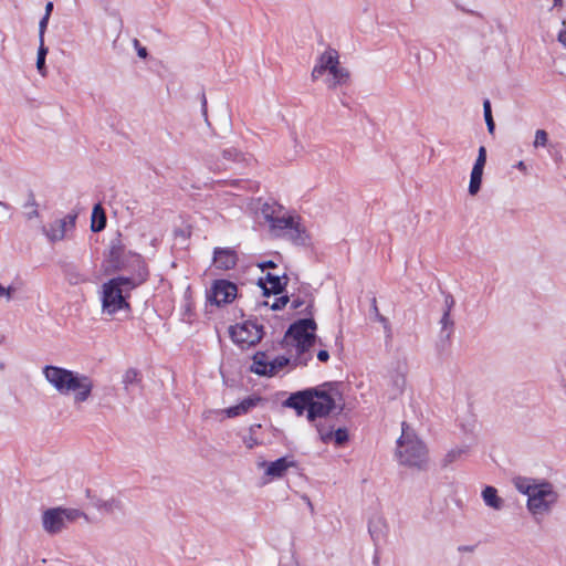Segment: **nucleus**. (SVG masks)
<instances>
[{
	"label": "nucleus",
	"instance_id": "obj_5",
	"mask_svg": "<svg viewBox=\"0 0 566 566\" xmlns=\"http://www.w3.org/2000/svg\"><path fill=\"white\" fill-rule=\"evenodd\" d=\"M328 74L326 85L328 88H336L348 83L349 71L340 65L339 54L333 48H327L316 61L312 71V78L317 80L324 74Z\"/></svg>",
	"mask_w": 566,
	"mask_h": 566
},
{
	"label": "nucleus",
	"instance_id": "obj_18",
	"mask_svg": "<svg viewBox=\"0 0 566 566\" xmlns=\"http://www.w3.org/2000/svg\"><path fill=\"white\" fill-rule=\"evenodd\" d=\"M287 240L296 245H304L308 240L305 227L301 222L298 216L293 220V224L286 230L284 235Z\"/></svg>",
	"mask_w": 566,
	"mask_h": 566
},
{
	"label": "nucleus",
	"instance_id": "obj_24",
	"mask_svg": "<svg viewBox=\"0 0 566 566\" xmlns=\"http://www.w3.org/2000/svg\"><path fill=\"white\" fill-rule=\"evenodd\" d=\"M388 386L390 387V397H398L402 394L406 386L405 375L399 371L391 373L389 376Z\"/></svg>",
	"mask_w": 566,
	"mask_h": 566
},
{
	"label": "nucleus",
	"instance_id": "obj_21",
	"mask_svg": "<svg viewBox=\"0 0 566 566\" xmlns=\"http://www.w3.org/2000/svg\"><path fill=\"white\" fill-rule=\"evenodd\" d=\"M287 276L284 274L283 276L280 275H273L271 273H268L266 275V282L270 286L263 285L261 282V286L264 290V294H280L283 292L284 286L287 284Z\"/></svg>",
	"mask_w": 566,
	"mask_h": 566
},
{
	"label": "nucleus",
	"instance_id": "obj_7",
	"mask_svg": "<svg viewBox=\"0 0 566 566\" xmlns=\"http://www.w3.org/2000/svg\"><path fill=\"white\" fill-rule=\"evenodd\" d=\"M80 517L87 520V515L81 510L52 507L43 512L42 526L48 534L55 535L65 528L66 522H74Z\"/></svg>",
	"mask_w": 566,
	"mask_h": 566
},
{
	"label": "nucleus",
	"instance_id": "obj_54",
	"mask_svg": "<svg viewBox=\"0 0 566 566\" xmlns=\"http://www.w3.org/2000/svg\"><path fill=\"white\" fill-rule=\"evenodd\" d=\"M518 170L523 171L524 174L527 171L526 165L524 161H518L515 166Z\"/></svg>",
	"mask_w": 566,
	"mask_h": 566
},
{
	"label": "nucleus",
	"instance_id": "obj_34",
	"mask_svg": "<svg viewBox=\"0 0 566 566\" xmlns=\"http://www.w3.org/2000/svg\"><path fill=\"white\" fill-rule=\"evenodd\" d=\"M290 359L284 356H279L270 360V369H273V376L289 364Z\"/></svg>",
	"mask_w": 566,
	"mask_h": 566
},
{
	"label": "nucleus",
	"instance_id": "obj_30",
	"mask_svg": "<svg viewBox=\"0 0 566 566\" xmlns=\"http://www.w3.org/2000/svg\"><path fill=\"white\" fill-rule=\"evenodd\" d=\"M65 276L70 284L76 285L87 281V277L75 266H67Z\"/></svg>",
	"mask_w": 566,
	"mask_h": 566
},
{
	"label": "nucleus",
	"instance_id": "obj_22",
	"mask_svg": "<svg viewBox=\"0 0 566 566\" xmlns=\"http://www.w3.org/2000/svg\"><path fill=\"white\" fill-rule=\"evenodd\" d=\"M295 217L296 216L283 212L275 220H273V223L270 226L271 232L275 237H283L286 230L293 224Z\"/></svg>",
	"mask_w": 566,
	"mask_h": 566
},
{
	"label": "nucleus",
	"instance_id": "obj_43",
	"mask_svg": "<svg viewBox=\"0 0 566 566\" xmlns=\"http://www.w3.org/2000/svg\"><path fill=\"white\" fill-rule=\"evenodd\" d=\"M485 163H486V149L484 146H481L479 148L478 158H476L474 165L484 167Z\"/></svg>",
	"mask_w": 566,
	"mask_h": 566
},
{
	"label": "nucleus",
	"instance_id": "obj_46",
	"mask_svg": "<svg viewBox=\"0 0 566 566\" xmlns=\"http://www.w3.org/2000/svg\"><path fill=\"white\" fill-rule=\"evenodd\" d=\"M371 312L375 316V319L377 322L380 323V319H388L387 317H385L382 314H380L379 310H378V306H377V301L376 298H373L371 301Z\"/></svg>",
	"mask_w": 566,
	"mask_h": 566
},
{
	"label": "nucleus",
	"instance_id": "obj_23",
	"mask_svg": "<svg viewBox=\"0 0 566 566\" xmlns=\"http://www.w3.org/2000/svg\"><path fill=\"white\" fill-rule=\"evenodd\" d=\"M482 499L486 506L500 511L504 506V500L497 495L494 486H485L482 491Z\"/></svg>",
	"mask_w": 566,
	"mask_h": 566
},
{
	"label": "nucleus",
	"instance_id": "obj_44",
	"mask_svg": "<svg viewBox=\"0 0 566 566\" xmlns=\"http://www.w3.org/2000/svg\"><path fill=\"white\" fill-rule=\"evenodd\" d=\"M243 442L248 449H253L260 444L259 440L254 437V433H250L248 437H245Z\"/></svg>",
	"mask_w": 566,
	"mask_h": 566
},
{
	"label": "nucleus",
	"instance_id": "obj_4",
	"mask_svg": "<svg viewBox=\"0 0 566 566\" xmlns=\"http://www.w3.org/2000/svg\"><path fill=\"white\" fill-rule=\"evenodd\" d=\"M140 279L138 282L130 277L118 276L114 277L102 285V312L106 315H115L119 311H130V305L126 301L129 292L144 282Z\"/></svg>",
	"mask_w": 566,
	"mask_h": 566
},
{
	"label": "nucleus",
	"instance_id": "obj_19",
	"mask_svg": "<svg viewBox=\"0 0 566 566\" xmlns=\"http://www.w3.org/2000/svg\"><path fill=\"white\" fill-rule=\"evenodd\" d=\"M250 370L260 376H273V369H270V359L263 352H258L252 359Z\"/></svg>",
	"mask_w": 566,
	"mask_h": 566
},
{
	"label": "nucleus",
	"instance_id": "obj_60",
	"mask_svg": "<svg viewBox=\"0 0 566 566\" xmlns=\"http://www.w3.org/2000/svg\"><path fill=\"white\" fill-rule=\"evenodd\" d=\"M562 3H563V0H554V6L555 7L562 6Z\"/></svg>",
	"mask_w": 566,
	"mask_h": 566
},
{
	"label": "nucleus",
	"instance_id": "obj_47",
	"mask_svg": "<svg viewBox=\"0 0 566 566\" xmlns=\"http://www.w3.org/2000/svg\"><path fill=\"white\" fill-rule=\"evenodd\" d=\"M454 303H455V301H454L453 296L451 294H447L444 296V310H443V312L451 313V310L454 306Z\"/></svg>",
	"mask_w": 566,
	"mask_h": 566
},
{
	"label": "nucleus",
	"instance_id": "obj_17",
	"mask_svg": "<svg viewBox=\"0 0 566 566\" xmlns=\"http://www.w3.org/2000/svg\"><path fill=\"white\" fill-rule=\"evenodd\" d=\"M261 402H263V399L260 396L253 395L244 398L240 403L235 406L226 408L223 412L228 418H235L242 415H247Z\"/></svg>",
	"mask_w": 566,
	"mask_h": 566
},
{
	"label": "nucleus",
	"instance_id": "obj_38",
	"mask_svg": "<svg viewBox=\"0 0 566 566\" xmlns=\"http://www.w3.org/2000/svg\"><path fill=\"white\" fill-rule=\"evenodd\" d=\"M482 178L470 176L469 193L475 196L481 189Z\"/></svg>",
	"mask_w": 566,
	"mask_h": 566
},
{
	"label": "nucleus",
	"instance_id": "obj_6",
	"mask_svg": "<svg viewBox=\"0 0 566 566\" xmlns=\"http://www.w3.org/2000/svg\"><path fill=\"white\" fill-rule=\"evenodd\" d=\"M397 457L402 465L423 470L428 463V450L423 442L402 423V433L397 441Z\"/></svg>",
	"mask_w": 566,
	"mask_h": 566
},
{
	"label": "nucleus",
	"instance_id": "obj_3",
	"mask_svg": "<svg viewBox=\"0 0 566 566\" xmlns=\"http://www.w3.org/2000/svg\"><path fill=\"white\" fill-rule=\"evenodd\" d=\"M316 328L317 325L312 318L300 319L289 327L284 343L286 347L295 350V365L305 366L312 359L310 349L316 343Z\"/></svg>",
	"mask_w": 566,
	"mask_h": 566
},
{
	"label": "nucleus",
	"instance_id": "obj_9",
	"mask_svg": "<svg viewBox=\"0 0 566 566\" xmlns=\"http://www.w3.org/2000/svg\"><path fill=\"white\" fill-rule=\"evenodd\" d=\"M229 332L231 339L242 348L255 345L263 336V327L252 321L231 326Z\"/></svg>",
	"mask_w": 566,
	"mask_h": 566
},
{
	"label": "nucleus",
	"instance_id": "obj_58",
	"mask_svg": "<svg viewBox=\"0 0 566 566\" xmlns=\"http://www.w3.org/2000/svg\"><path fill=\"white\" fill-rule=\"evenodd\" d=\"M459 551L460 552H472L473 547H471V546H461V547H459Z\"/></svg>",
	"mask_w": 566,
	"mask_h": 566
},
{
	"label": "nucleus",
	"instance_id": "obj_36",
	"mask_svg": "<svg viewBox=\"0 0 566 566\" xmlns=\"http://www.w3.org/2000/svg\"><path fill=\"white\" fill-rule=\"evenodd\" d=\"M380 324L384 327L385 344H386V346H390L392 343V337H394L390 322H389V319H380Z\"/></svg>",
	"mask_w": 566,
	"mask_h": 566
},
{
	"label": "nucleus",
	"instance_id": "obj_2",
	"mask_svg": "<svg viewBox=\"0 0 566 566\" xmlns=\"http://www.w3.org/2000/svg\"><path fill=\"white\" fill-rule=\"evenodd\" d=\"M513 483L518 492L527 495V509L533 515L547 514L558 500L549 482L518 476Z\"/></svg>",
	"mask_w": 566,
	"mask_h": 566
},
{
	"label": "nucleus",
	"instance_id": "obj_11",
	"mask_svg": "<svg viewBox=\"0 0 566 566\" xmlns=\"http://www.w3.org/2000/svg\"><path fill=\"white\" fill-rule=\"evenodd\" d=\"M86 497H88L92 501L93 506L103 514L112 516L126 515V505L122 496L102 499L92 495L91 490H86Z\"/></svg>",
	"mask_w": 566,
	"mask_h": 566
},
{
	"label": "nucleus",
	"instance_id": "obj_10",
	"mask_svg": "<svg viewBox=\"0 0 566 566\" xmlns=\"http://www.w3.org/2000/svg\"><path fill=\"white\" fill-rule=\"evenodd\" d=\"M238 287L227 280H217L207 293V298L218 306L228 304L237 297Z\"/></svg>",
	"mask_w": 566,
	"mask_h": 566
},
{
	"label": "nucleus",
	"instance_id": "obj_64",
	"mask_svg": "<svg viewBox=\"0 0 566 566\" xmlns=\"http://www.w3.org/2000/svg\"><path fill=\"white\" fill-rule=\"evenodd\" d=\"M181 233H182V230L175 231V234L181 235Z\"/></svg>",
	"mask_w": 566,
	"mask_h": 566
},
{
	"label": "nucleus",
	"instance_id": "obj_40",
	"mask_svg": "<svg viewBox=\"0 0 566 566\" xmlns=\"http://www.w3.org/2000/svg\"><path fill=\"white\" fill-rule=\"evenodd\" d=\"M14 292L15 289L12 285L6 287L0 284V297L6 298V301L10 302L13 298Z\"/></svg>",
	"mask_w": 566,
	"mask_h": 566
},
{
	"label": "nucleus",
	"instance_id": "obj_49",
	"mask_svg": "<svg viewBox=\"0 0 566 566\" xmlns=\"http://www.w3.org/2000/svg\"><path fill=\"white\" fill-rule=\"evenodd\" d=\"M301 499L304 501L305 505H307L311 514L315 513L314 504L312 503L311 499L306 494H302Z\"/></svg>",
	"mask_w": 566,
	"mask_h": 566
},
{
	"label": "nucleus",
	"instance_id": "obj_14",
	"mask_svg": "<svg viewBox=\"0 0 566 566\" xmlns=\"http://www.w3.org/2000/svg\"><path fill=\"white\" fill-rule=\"evenodd\" d=\"M294 465V461H291L285 457L269 463L265 461L260 463V467L265 468L264 475L268 478L265 482L283 478L287 470Z\"/></svg>",
	"mask_w": 566,
	"mask_h": 566
},
{
	"label": "nucleus",
	"instance_id": "obj_1",
	"mask_svg": "<svg viewBox=\"0 0 566 566\" xmlns=\"http://www.w3.org/2000/svg\"><path fill=\"white\" fill-rule=\"evenodd\" d=\"M284 406L293 408L297 416H302L307 411V420L317 422L329 416L336 409L335 399L326 391L316 389H306L292 394L285 401Z\"/></svg>",
	"mask_w": 566,
	"mask_h": 566
},
{
	"label": "nucleus",
	"instance_id": "obj_39",
	"mask_svg": "<svg viewBox=\"0 0 566 566\" xmlns=\"http://www.w3.org/2000/svg\"><path fill=\"white\" fill-rule=\"evenodd\" d=\"M25 208L27 209H30L25 216L29 220L33 219V218H36L39 217V211H38V208H36V203L34 201V199L30 200L29 202L25 203Z\"/></svg>",
	"mask_w": 566,
	"mask_h": 566
},
{
	"label": "nucleus",
	"instance_id": "obj_48",
	"mask_svg": "<svg viewBox=\"0 0 566 566\" xmlns=\"http://www.w3.org/2000/svg\"><path fill=\"white\" fill-rule=\"evenodd\" d=\"M134 45L137 49L138 56L145 59L147 56V49L145 46H140L137 39L134 40Z\"/></svg>",
	"mask_w": 566,
	"mask_h": 566
},
{
	"label": "nucleus",
	"instance_id": "obj_27",
	"mask_svg": "<svg viewBox=\"0 0 566 566\" xmlns=\"http://www.w3.org/2000/svg\"><path fill=\"white\" fill-rule=\"evenodd\" d=\"M283 212H285L284 208L277 203H264L262 207V214L270 226L273 223V220H275Z\"/></svg>",
	"mask_w": 566,
	"mask_h": 566
},
{
	"label": "nucleus",
	"instance_id": "obj_25",
	"mask_svg": "<svg viewBox=\"0 0 566 566\" xmlns=\"http://www.w3.org/2000/svg\"><path fill=\"white\" fill-rule=\"evenodd\" d=\"M106 227V214L99 203L95 205L92 211V224L91 229L93 232H99Z\"/></svg>",
	"mask_w": 566,
	"mask_h": 566
},
{
	"label": "nucleus",
	"instance_id": "obj_61",
	"mask_svg": "<svg viewBox=\"0 0 566 566\" xmlns=\"http://www.w3.org/2000/svg\"><path fill=\"white\" fill-rule=\"evenodd\" d=\"M0 206L6 208V209L10 208V206L8 203L3 202V201H0Z\"/></svg>",
	"mask_w": 566,
	"mask_h": 566
},
{
	"label": "nucleus",
	"instance_id": "obj_51",
	"mask_svg": "<svg viewBox=\"0 0 566 566\" xmlns=\"http://www.w3.org/2000/svg\"><path fill=\"white\" fill-rule=\"evenodd\" d=\"M317 358L319 361L322 363H326L329 358V354L327 350L325 349H321L318 353H317Z\"/></svg>",
	"mask_w": 566,
	"mask_h": 566
},
{
	"label": "nucleus",
	"instance_id": "obj_20",
	"mask_svg": "<svg viewBox=\"0 0 566 566\" xmlns=\"http://www.w3.org/2000/svg\"><path fill=\"white\" fill-rule=\"evenodd\" d=\"M125 245L120 239V234L114 238L109 243V262L115 268H120L124 263Z\"/></svg>",
	"mask_w": 566,
	"mask_h": 566
},
{
	"label": "nucleus",
	"instance_id": "obj_55",
	"mask_svg": "<svg viewBox=\"0 0 566 566\" xmlns=\"http://www.w3.org/2000/svg\"><path fill=\"white\" fill-rule=\"evenodd\" d=\"M52 10H53V3L52 2H48L46 6H45V13H44V15H48L50 18Z\"/></svg>",
	"mask_w": 566,
	"mask_h": 566
},
{
	"label": "nucleus",
	"instance_id": "obj_28",
	"mask_svg": "<svg viewBox=\"0 0 566 566\" xmlns=\"http://www.w3.org/2000/svg\"><path fill=\"white\" fill-rule=\"evenodd\" d=\"M385 522L381 517H377L369 523V534L374 542H378L384 537Z\"/></svg>",
	"mask_w": 566,
	"mask_h": 566
},
{
	"label": "nucleus",
	"instance_id": "obj_35",
	"mask_svg": "<svg viewBox=\"0 0 566 566\" xmlns=\"http://www.w3.org/2000/svg\"><path fill=\"white\" fill-rule=\"evenodd\" d=\"M548 142V135L544 129H537L535 133L534 147H545Z\"/></svg>",
	"mask_w": 566,
	"mask_h": 566
},
{
	"label": "nucleus",
	"instance_id": "obj_52",
	"mask_svg": "<svg viewBox=\"0 0 566 566\" xmlns=\"http://www.w3.org/2000/svg\"><path fill=\"white\" fill-rule=\"evenodd\" d=\"M303 305H304V301L300 296L292 300V308L297 310Z\"/></svg>",
	"mask_w": 566,
	"mask_h": 566
},
{
	"label": "nucleus",
	"instance_id": "obj_26",
	"mask_svg": "<svg viewBox=\"0 0 566 566\" xmlns=\"http://www.w3.org/2000/svg\"><path fill=\"white\" fill-rule=\"evenodd\" d=\"M469 453V447L468 446H461L455 447L447 452L442 460L443 467H449L457 461L462 460L464 457H467Z\"/></svg>",
	"mask_w": 566,
	"mask_h": 566
},
{
	"label": "nucleus",
	"instance_id": "obj_31",
	"mask_svg": "<svg viewBox=\"0 0 566 566\" xmlns=\"http://www.w3.org/2000/svg\"><path fill=\"white\" fill-rule=\"evenodd\" d=\"M48 48L44 45V41H39L38 56H36V69L41 75H45V57L48 54Z\"/></svg>",
	"mask_w": 566,
	"mask_h": 566
},
{
	"label": "nucleus",
	"instance_id": "obj_53",
	"mask_svg": "<svg viewBox=\"0 0 566 566\" xmlns=\"http://www.w3.org/2000/svg\"><path fill=\"white\" fill-rule=\"evenodd\" d=\"M557 40L566 48V30L559 31Z\"/></svg>",
	"mask_w": 566,
	"mask_h": 566
},
{
	"label": "nucleus",
	"instance_id": "obj_32",
	"mask_svg": "<svg viewBox=\"0 0 566 566\" xmlns=\"http://www.w3.org/2000/svg\"><path fill=\"white\" fill-rule=\"evenodd\" d=\"M313 423L316 427L319 438L324 443H327L333 439V428L332 427H325L321 423V421L313 422Z\"/></svg>",
	"mask_w": 566,
	"mask_h": 566
},
{
	"label": "nucleus",
	"instance_id": "obj_59",
	"mask_svg": "<svg viewBox=\"0 0 566 566\" xmlns=\"http://www.w3.org/2000/svg\"><path fill=\"white\" fill-rule=\"evenodd\" d=\"M261 424H252L250 427V433H255V430L260 429Z\"/></svg>",
	"mask_w": 566,
	"mask_h": 566
},
{
	"label": "nucleus",
	"instance_id": "obj_63",
	"mask_svg": "<svg viewBox=\"0 0 566 566\" xmlns=\"http://www.w3.org/2000/svg\"><path fill=\"white\" fill-rule=\"evenodd\" d=\"M181 233H182V230L175 231V234L181 235Z\"/></svg>",
	"mask_w": 566,
	"mask_h": 566
},
{
	"label": "nucleus",
	"instance_id": "obj_62",
	"mask_svg": "<svg viewBox=\"0 0 566 566\" xmlns=\"http://www.w3.org/2000/svg\"><path fill=\"white\" fill-rule=\"evenodd\" d=\"M0 206L6 208V209L10 208V206L8 203L3 202V201H0Z\"/></svg>",
	"mask_w": 566,
	"mask_h": 566
},
{
	"label": "nucleus",
	"instance_id": "obj_8",
	"mask_svg": "<svg viewBox=\"0 0 566 566\" xmlns=\"http://www.w3.org/2000/svg\"><path fill=\"white\" fill-rule=\"evenodd\" d=\"M94 384L91 377L71 370L60 395H73L75 405L85 402L92 395Z\"/></svg>",
	"mask_w": 566,
	"mask_h": 566
},
{
	"label": "nucleus",
	"instance_id": "obj_57",
	"mask_svg": "<svg viewBox=\"0 0 566 566\" xmlns=\"http://www.w3.org/2000/svg\"><path fill=\"white\" fill-rule=\"evenodd\" d=\"M202 112L203 114H207V99L205 94H202Z\"/></svg>",
	"mask_w": 566,
	"mask_h": 566
},
{
	"label": "nucleus",
	"instance_id": "obj_12",
	"mask_svg": "<svg viewBox=\"0 0 566 566\" xmlns=\"http://www.w3.org/2000/svg\"><path fill=\"white\" fill-rule=\"evenodd\" d=\"M76 214H67L62 219L52 222L48 228L43 227V233L51 242L61 241L65 238L66 232L75 226Z\"/></svg>",
	"mask_w": 566,
	"mask_h": 566
},
{
	"label": "nucleus",
	"instance_id": "obj_37",
	"mask_svg": "<svg viewBox=\"0 0 566 566\" xmlns=\"http://www.w3.org/2000/svg\"><path fill=\"white\" fill-rule=\"evenodd\" d=\"M333 439L337 446L344 444L348 440L347 430L339 428L336 431H333Z\"/></svg>",
	"mask_w": 566,
	"mask_h": 566
},
{
	"label": "nucleus",
	"instance_id": "obj_56",
	"mask_svg": "<svg viewBox=\"0 0 566 566\" xmlns=\"http://www.w3.org/2000/svg\"><path fill=\"white\" fill-rule=\"evenodd\" d=\"M274 266H275V264H274L273 261H268V262H264V263L260 264V268L262 270H264L265 268H274Z\"/></svg>",
	"mask_w": 566,
	"mask_h": 566
},
{
	"label": "nucleus",
	"instance_id": "obj_33",
	"mask_svg": "<svg viewBox=\"0 0 566 566\" xmlns=\"http://www.w3.org/2000/svg\"><path fill=\"white\" fill-rule=\"evenodd\" d=\"M483 112H484V118H485V123L488 126V130H489V133L493 134L495 124H494V120L492 117L491 103L489 99H485L483 102Z\"/></svg>",
	"mask_w": 566,
	"mask_h": 566
},
{
	"label": "nucleus",
	"instance_id": "obj_15",
	"mask_svg": "<svg viewBox=\"0 0 566 566\" xmlns=\"http://www.w3.org/2000/svg\"><path fill=\"white\" fill-rule=\"evenodd\" d=\"M70 369L59 366L46 365L43 367L42 373L45 380L60 394L63 389L64 382L69 377Z\"/></svg>",
	"mask_w": 566,
	"mask_h": 566
},
{
	"label": "nucleus",
	"instance_id": "obj_42",
	"mask_svg": "<svg viewBox=\"0 0 566 566\" xmlns=\"http://www.w3.org/2000/svg\"><path fill=\"white\" fill-rule=\"evenodd\" d=\"M49 19L50 18L48 15H43L39 22V41H44V33L48 28Z\"/></svg>",
	"mask_w": 566,
	"mask_h": 566
},
{
	"label": "nucleus",
	"instance_id": "obj_29",
	"mask_svg": "<svg viewBox=\"0 0 566 566\" xmlns=\"http://www.w3.org/2000/svg\"><path fill=\"white\" fill-rule=\"evenodd\" d=\"M440 325H441V336L444 337L447 340H449L453 333V326H454V322L452 321L450 313L443 312L442 317L440 319Z\"/></svg>",
	"mask_w": 566,
	"mask_h": 566
},
{
	"label": "nucleus",
	"instance_id": "obj_16",
	"mask_svg": "<svg viewBox=\"0 0 566 566\" xmlns=\"http://www.w3.org/2000/svg\"><path fill=\"white\" fill-rule=\"evenodd\" d=\"M238 254L231 248H216L213 251V264L220 270H230L237 265Z\"/></svg>",
	"mask_w": 566,
	"mask_h": 566
},
{
	"label": "nucleus",
	"instance_id": "obj_41",
	"mask_svg": "<svg viewBox=\"0 0 566 566\" xmlns=\"http://www.w3.org/2000/svg\"><path fill=\"white\" fill-rule=\"evenodd\" d=\"M138 380V371L136 369H128L124 375V384L130 385Z\"/></svg>",
	"mask_w": 566,
	"mask_h": 566
},
{
	"label": "nucleus",
	"instance_id": "obj_13",
	"mask_svg": "<svg viewBox=\"0 0 566 566\" xmlns=\"http://www.w3.org/2000/svg\"><path fill=\"white\" fill-rule=\"evenodd\" d=\"M249 160L250 158H248L245 154L234 147H230L222 150L221 159L214 163L212 169L219 171L228 170L233 168V165H240Z\"/></svg>",
	"mask_w": 566,
	"mask_h": 566
},
{
	"label": "nucleus",
	"instance_id": "obj_50",
	"mask_svg": "<svg viewBox=\"0 0 566 566\" xmlns=\"http://www.w3.org/2000/svg\"><path fill=\"white\" fill-rule=\"evenodd\" d=\"M483 169H484V167H482V166L473 165V168H472V171H471V176L472 177H481L482 178Z\"/></svg>",
	"mask_w": 566,
	"mask_h": 566
},
{
	"label": "nucleus",
	"instance_id": "obj_45",
	"mask_svg": "<svg viewBox=\"0 0 566 566\" xmlns=\"http://www.w3.org/2000/svg\"><path fill=\"white\" fill-rule=\"evenodd\" d=\"M290 301L287 295L279 297L272 305V310L277 311L283 308Z\"/></svg>",
	"mask_w": 566,
	"mask_h": 566
}]
</instances>
